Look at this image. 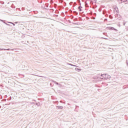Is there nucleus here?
<instances>
[{"instance_id":"obj_11","label":"nucleus","mask_w":128,"mask_h":128,"mask_svg":"<svg viewBox=\"0 0 128 128\" xmlns=\"http://www.w3.org/2000/svg\"><path fill=\"white\" fill-rule=\"evenodd\" d=\"M1 50H6V48H0V51Z\"/></svg>"},{"instance_id":"obj_4","label":"nucleus","mask_w":128,"mask_h":128,"mask_svg":"<svg viewBox=\"0 0 128 128\" xmlns=\"http://www.w3.org/2000/svg\"><path fill=\"white\" fill-rule=\"evenodd\" d=\"M75 70H76V72H80L82 71V69L78 68H75Z\"/></svg>"},{"instance_id":"obj_16","label":"nucleus","mask_w":128,"mask_h":128,"mask_svg":"<svg viewBox=\"0 0 128 128\" xmlns=\"http://www.w3.org/2000/svg\"><path fill=\"white\" fill-rule=\"evenodd\" d=\"M104 38V40H108V38Z\"/></svg>"},{"instance_id":"obj_22","label":"nucleus","mask_w":128,"mask_h":128,"mask_svg":"<svg viewBox=\"0 0 128 128\" xmlns=\"http://www.w3.org/2000/svg\"><path fill=\"white\" fill-rule=\"evenodd\" d=\"M10 50L14 51V49H11Z\"/></svg>"},{"instance_id":"obj_18","label":"nucleus","mask_w":128,"mask_h":128,"mask_svg":"<svg viewBox=\"0 0 128 128\" xmlns=\"http://www.w3.org/2000/svg\"><path fill=\"white\" fill-rule=\"evenodd\" d=\"M78 8H82V6H79Z\"/></svg>"},{"instance_id":"obj_3","label":"nucleus","mask_w":128,"mask_h":128,"mask_svg":"<svg viewBox=\"0 0 128 128\" xmlns=\"http://www.w3.org/2000/svg\"><path fill=\"white\" fill-rule=\"evenodd\" d=\"M108 28L109 30H116V32H118V30L114 27H108Z\"/></svg>"},{"instance_id":"obj_25","label":"nucleus","mask_w":128,"mask_h":128,"mask_svg":"<svg viewBox=\"0 0 128 128\" xmlns=\"http://www.w3.org/2000/svg\"><path fill=\"white\" fill-rule=\"evenodd\" d=\"M1 20V22H4V20Z\"/></svg>"},{"instance_id":"obj_6","label":"nucleus","mask_w":128,"mask_h":128,"mask_svg":"<svg viewBox=\"0 0 128 128\" xmlns=\"http://www.w3.org/2000/svg\"><path fill=\"white\" fill-rule=\"evenodd\" d=\"M120 4H122V2H128V0H120Z\"/></svg>"},{"instance_id":"obj_14","label":"nucleus","mask_w":128,"mask_h":128,"mask_svg":"<svg viewBox=\"0 0 128 128\" xmlns=\"http://www.w3.org/2000/svg\"><path fill=\"white\" fill-rule=\"evenodd\" d=\"M30 104H34V102H30Z\"/></svg>"},{"instance_id":"obj_27","label":"nucleus","mask_w":128,"mask_h":128,"mask_svg":"<svg viewBox=\"0 0 128 128\" xmlns=\"http://www.w3.org/2000/svg\"><path fill=\"white\" fill-rule=\"evenodd\" d=\"M72 18H74V16H72Z\"/></svg>"},{"instance_id":"obj_17","label":"nucleus","mask_w":128,"mask_h":128,"mask_svg":"<svg viewBox=\"0 0 128 128\" xmlns=\"http://www.w3.org/2000/svg\"><path fill=\"white\" fill-rule=\"evenodd\" d=\"M73 24H78V23H72Z\"/></svg>"},{"instance_id":"obj_26","label":"nucleus","mask_w":128,"mask_h":128,"mask_svg":"<svg viewBox=\"0 0 128 128\" xmlns=\"http://www.w3.org/2000/svg\"><path fill=\"white\" fill-rule=\"evenodd\" d=\"M34 100V102H36V100Z\"/></svg>"},{"instance_id":"obj_13","label":"nucleus","mask_w":128,"mask_h":128,"mask_svg":"<svg viewBox=\"0 0 128 128\" xmlns=\"http://www.w3.org/2000/svg\"><path fill=\"white\" fill-rule=\"evenodd\" d=\"M126 22H123V26H126Z\"/></svg>"},{"instance_id":"obj_2","label":"nucleus","mask_w":128,"mask_h":128,"mask_svg":"<svg viewBox=\"0 0 128 128\" xmlns=\"http://www.w3.org/2000/svg\"><path fill=\"white\" fill-rule=\"evenodd\" d=\"M115 10H116V14L115 15L116 18H118L119 20H120V18H122V16L118 14V7H116V8H115Z\"/></svg>"},{"instance_id":"obj_19","label":"nucleus","mask_w":128,"mask_h":128,"mask_svg":"<svg viewBox=\"0 0 128 128\" xmlns=\"http://www.w3.org/2000/svg\"><path fill=\"white\" fill-rule=\"evenodd\" d=\"M6 24V26H10V24H6V23H5Z\"/></svg>"},{"instance_id":"obj_10","label":"nucleus","mask_w":128,"mask_h":128,"mask_svg":"<svg viewBox=\"0 0 128 128\" xmlns=\"http://www.w3.org/2000/svg\"><path fill=\"white\" fill-rule=\"evenodd\" d=\"M88 2H85V6H88Z\"/></svg>"},{"instance_id":"obj_12","label":"nucleus","mask_w":128,"mask_h":128,"mask_svg":"<svg viewBox=\"0 0 128 128\" xmlns=\"http://www.w3.org/2000/svg\"><path fill=\"white\" fill-rule=\"evenodd\" d=\"M0 3L2 4H4V2H0Z\"/></svg>"},{"instance_id":"obj_32","label":"nucleus","mask_w":128,"mask_h":128,"mask_svg":"<svg viewBox=\"0 0 128 128\" xmlns=\"http://www.w3.org/2000/svg\"><path fill=\"white\" fill-rule=\"evenodd\" d=\"M3 22H4V21H2Z\"/></svg>"},{"instance_id":"obj_8","label":"nucleus","mask_w":128,"mask_h":128,"mask_svg":"<svg viewBox=\"0 0 128 128\" xmlns=\"http://www.w3.org/2000/svg\"><path fill=\"white\" fill-rule=\"evenodd\" d=\"M78 10L79 12H82V8L78 7Z\"/></svg>"},{"instance_id":"obj_29","label":"nucleus","mask_w":128,"mask_h":128,"mask_svg":"<svg viewBox=\"0 0 128 128\" xmlns=\"http://www.w3.org/2000/svg\"><path fill=\"white\" fill-rule=\"evenodd\" d=\"M36 106H38V103H36Z\"/></svg>"},{"instance_id":"obj_33","label":"nucleus","mask_w":128,"mask_h":128,"mask_svg":"<svg viewBox=\"0 0 128 128\" xmlns=\"http://www.w3.org/2000/svg\"><path fill=\"white\" fill-rule=\"evenodd\" d=\"M3 22H4V21H2Z\"/></svg>"},{"instance_id":"obj_1","label":"nucleus","mask_w":128,"mask_h":128,"mask_svg":"<svg viewBox=\"0 0 128 128\" xmlns=\"http://www.w3.org/2000/svg\"><path fill=\"white\" fill-rule=\"evenodd\" d=\"M101 78L102 80H110L112 76H110L108 75V74H101Z\"/></svg>"},{"instance_id":"obj_9","label":"nucleus","mask_w":128,"mask_h":128,"mask_svg":"<svg viewBox=\"0 0 128 128\" xmlns=\"http://www.w3.org/2000/svg\"><path fill=\"white\" fill-rule=\"evenodd\" d=\"M54 84H57V86H58V82L56 81H54Z\"/></svg>"},{"instance_id":"obj_23","label":"nucleus","mask_w":128,"mask_h":128,"mask_svg":"<svg viewBox=\"0 0 128 128\" xmlns=\"http://www.w3.org/2000/svg\"><path fill=\"white\" fill-rule=\"evenodd\" d=\"M9 24H12V22H8Z\"/></svg>"},{"instance_id":"obj_24","label":"nucleus","mask_w":128,"mask_h":128,"mask_svg":"<svg viewBox=\"0 0 128 128\" xmlns=\"http://www.w3.org/2000/svg\"><path fill=\"white\" fill-rule=\"evenodd\" d=\"M126 64H127V66H128V62H126Z\"/></svg>"},{"instance_id":"obj_20","label":"nucleus","mask_w":128,"mask_h":128,"mask_svg":"<svg viewBox=\"0 0 128 128\" xmlns=\"http://www.w3.org/2000/svg\"><path fill=\"white\" fill-rule=\"evenodd\" d=\"M6 24V26H10V24H6V23H5Z\"/></svg>"},{"instance_id":"obj_7","label":"nucleus","mask_w":128,"mask_h":128,"mask_svg":"<svg viewBox=\"0 0 128 128\" xmlns=\"http://www.w3.org/2000/svg\"><path fill=\"white\" fill-rule=\"evenodd\" d=\"M69 66H76V65H74L72 64H68Z\"/></svg>"},{"instance_id":"obj_5","label":"nucleus","mask_w":128,"mask_h":128,"mask_svg":"<svg viewBox=\"0 0 128 128\" xmlns=\"http://www.w3.org/2000/svg\"><path fill=\"white\" fill-rule=\"evenodd\" d=\"M56 108L58 110H62L64 108V106H57Z\"/></svg>"},{"instance_id":"obj_15","label":"nucleus","mask_w":128,"mask_h":128,"mask_svg":"<svg viewBox=\"0 0 128 128\" xmlns=\"http://www.w3.org/2000/svg\"><path fill=\"white\" fill-rule=\"evenodd\" d=\"M12 50V49H10V48H8V49H6V50Z\"/></svg>"},{"instance_id":"obj_31","label":"nucleus","mask_w":128,"mask_h":128,"mask_svg":"<svg viewBox=\"0 0 128 128\" xmlns=\"http://www.w3.org/2000/svg\"><path fill=\"white\" fill-rule=\"evenodd\" d=\"M3 22H4V21H2Z\"/></svg>"},{"instance_id":"obj_30","label":"nucleus","mask_w":128,"mask_h":128,"mask_svg":"<svg viewBox=\"0 0 128 128\" xmlns=\"http://www.w3.org/2000/svg\"><path fill=\"white\" fill-rule=\"evenodd\" d=\"M36 106H38V103H36Z\"/></svg>"},{"instance_id":"obj_21","label":"nucleus","mask_w":128,"mask_h":128,"mask_svg":"<svg viewBox=\"0 0 128 128\" xmlns=\"http://www.w3.org/2000/svg\"><path fill=\"white\" fill-rule=\"evenodd\" d=\"M12 24H13V26H16V24H14V23H12Z\"/></svg>"},{"instance_id":"obj_28","label":"nucleus","mask_w":128,"mask_h":128,"mask_svg":"<svg viewBox=\"0 0 128 128\" xmlns=\"http://www.w3.org/2000/svg\"><path fill=\"white\" fill-rule=\"evenodd\" d=\"M106 20H108V19H105Z\"/></svg>"}]
</instances>
